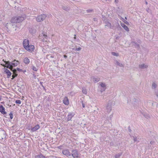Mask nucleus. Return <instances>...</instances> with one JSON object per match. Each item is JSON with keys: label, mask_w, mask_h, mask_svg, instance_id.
I'll return each mask as SVG.
<instances>
[{"label": "nucleus", "mask_w": 158, "mask_h": 158, "mask_svg": "<svg viewBox=\"0 0 158 158\" xmlns=\"http://www.w3.org/2000/svg\"><path fill=\"white\" fill-rule=\"evenodd\" d=\"M3 61L5 63L6 65L2 64V65L4 67H6L7 68L10 69V70L13 72V75L12 76V78L11 79L13 80L18 75V74L17 73V70L13 68V67L17 66L19 63V61L15 60H14L12 62H10L9 61H4V60H3Z\"/></svg>", "instance_id": "obj_1"}, {"label": "nucleus", "mask_w": 158, "mask_h": 158, "mask_svg": "<svg viewBox=\"0 0 158 158\" xmlns=\"http://www.w3.org/2000/svg\"><path fill=\"white\" fill-rule=\"evenodd\" d=\"M26 18L25 15L18 17H14L11 20V22L12 23H19L23 21Z\"/></svg>", "instance_id": "obj_2"}, {"label": "nucleus", "mask_w": 158, "mask_h": 158, "mask_svg": "<svg viewBox=\"0 0 158 158\" xmlns=\"http://www.w3.org/2000/svg\"><path fill=\"white\" fill-rule=\"evenodd\" d=\"M102 19L104 22L105 24V28H108L110 29H113L114 26L111 25V23L108 21V20L106 19V17L102 15Z\"/></svg>", "instance_id": "obj_3"}, {"label": "nucleus", "mask_w": 158, "mask_h": 158, "mask_svg": "<svg viewBox=\"0 0 158 158\" xmlns=\"http://www.w3.org/2000/svg\"><path fill=\"white\" fill-rule=\"evenodd\" d=\"M39 38L42 41L46 42L48 39V36L44 32L39 35Z\"/></svg>", "instance_id": "obj_4"}, {"label": "nucleus", "mask_w": 158, "mask_h": 158, "mask_svg": "<svg viewBox=\"0 0 158 158\" xmlns=\"http://www.w3.org/2000/svg\"><path fill=\"white\" fill-rule=\"evenodd\" d=\"M46 17L47 15H46L42 14L38 16L36 18V20L37 21L40 22L44 20Z\"/></svg>", "instance_id": "obj_5"}, {"label": "nucleus", "mask_w": 158, "mask_h": 158, "mask_svg": "<svg viewBox=\"0 0 158 158\" xmlns=\"http://www.w3.org/2000/svg\"><path fill=\"white\" fill-rule=\"evenodd\" d=\"M62 153L63 155L66 156L67 157L70 156L71 155V153L68 149L63 150Z\"/></svg>", "instance_id": "obj_6"}, {"label": "nucleus", "mask_w": 158, "mask_h": 158, "mask_svg": "<svg viewBox=\"0 0 158 158\" xmlns=\"http://www.w3.org/2000/svg\"><path fill=\"white\" fill-rule=\"evenodd\" d=\"M74 158H78V151L76 150H73L72 151V153L71 154Z\"/></svg>", "instance_id": "obj_7"}, {"label": "nucleus", "mask_w": 158, "mask_h": 158, "mask_svg": "<svg viewBox=\"0 0 158 158\" xmlns=\"http://www.w3.org/2000/svg\"><path fill=\"white\" fill-rule=\"evenodd\" d=\"M23 46L24 48L26 49L28 48V46L29 45V41L28 40L25 39L23 41Z\"/></svg>", "instance_id": "obj_8"}, {"label": "nucleus", "mask_w": 158, "mask_h": 158, "mask_svg": "<svg viewBox=\"0 0 158 158\" xmlns=\"http://www.w3.org/2000/svg\"><path fill=\"white\" fill-rule=\"evenodd\" d=\"M131 43L132 46H134L135 48H137L138 49L140 48V45L137 43V42L134 41H132Z\"/></svg>", "instance_id": "obj_9"}, {"label": "nucleus", "mask_w": 158, "mask_h": 158, "mask_svg": "<svg viewBox=\"0 0 158 158\" xmlns=\"http://www.w3.org/2000/svg\"><path fill=\"white\" fill-rule=\"evenodd\" d=\"M4 73L6 74L7 75V77L9 78L11 74V73L10 71L7 69L4 68Z\"/></svg>", "instance_id": "obj_10"}, {"label": "nucleus", "mask_w": 158, "mask_h": 158, "mask_svg": "<svg viewBox=\"0 0 158 158\" xmlns=\"http://www.w3.org/2000/svg\"><path fill=\"white\" fill-rule=\"evenodd\" d=\"M112 109V104L110 102V103H108L106 106V110L108 112H110Z\"/></svg>", "instance_id": "obj_11"}, {"label": "nucleus", "mask_w": 158, "mask_h": 158, "mask_svg": "<svg viewBox=\"0 0 158 158\" xmlns=\"http://www.w3.org/2000/svg\"><path fill=\"white\" fill-rule=\"evenodd\" d=\"M0 112L3 114H5L7 113L5 111V108L2 105L0 106Z\"/></svg>", "instance_id": "obj_12"}, {"label": "nucleus", "mask_w": 158, "mask_h": 158, "mask_svg": "<svg viewBox=\"0 0 158 158\" xmlns=\"http://www.w3.org/2000/svg\"><path fill=\"white\" fill-rule=\"evenodd\" d=\"M27 48H27L26 50L29 52H32L34 50V46L33 45L29 44Z\"/></svg>", "instance_id": "obj_13"}, {"label": "nucleus", "mask_w": 158, "mask_h": 158, "mask_svg": "<svg viewBox=\"0 0 158 158\" xmlns=\"http://www.w3.org/2000/svg\"><path fill=\"white\" fill-rule=\"evenodd\" d=\"M74 114H73V113H69V114L68 115L67 117V121H69L71 120L72 118L74 116Z\"/></svg>", "instance_id": "obj_14"}, {"label": "nucleus", "mask_w": 158, "mask_h": 158, "mask_svg": "<svg viewBox=\"0 0 158 158\" xmlns=\"http://www.w3.org/2000/svg\"><path fill=\"white\" fill-rule=\"evenodd\" d=\"M63 102L65 105H68L69 104V99L67 97H64L63 101Z\"/></svg>", "instance_id": "obj_15"}, {"label": "nucleus", "mask_w": 158, "mask_h": 158, "mask_svg": "<svg viewBox=\"0 0 158 158\" xmlns=\"http://www.w3.org/2000/svg\"><path fill=\"white\" fill-rule=\"evenodd\" d=\"M148 67V65H146L145 64H140L139 66V67L140 69H147Z\"/></svg>", "instance_id": "obj_16"}, {"label": "nucleus", "mask_w": 158, "mask_h": 158, "mask_svg": "<svg viewBox=\"0 0 158 158\" xmlns=\"http://www.w3.org/2000/svg\"><path fill=\"white\" fill-rule=\"evenodd\" d=\"M40 128V126L39 125L37 124L35 127H33L31 129V131L34 132L36 131Z\"/></svg>", "instance_id": "obj_17"}, {"label": "nucleus", "mask_w": 158, "mask_h": 158, "mask_svg": "<svg viewBox=\"0 0 158 158\" xmlns=\"http://www.w3.org/2000/svg\"><path fill=\"white\" fill-rule=\"evenodd\" d=\"M123 27L124 29L127 31H129V29L128 27L126 26L124 23H122L120 24Z\"/></svg>", "instance_id": "obj_18"}, {"label": "nucleus", "mask_w": 158, "mask_h": 158, "mask_svg": "<svg viewBox=\"0 0 158 158\" xmlns=\"http://www.w3.org/2000/svg\"><path fill=\"white\" fill-rule=\"evenodd\" d=\"M30 60L27 57H25L23 59L24 63L26 64H28L30 63Z\"/></svg>", "instance_id": "obj_19"}, {"label": "nucleus", "mask_w": 158, "mask_h": 158, "mask_svg": "<svg viewBox=\"0 0 158 158\" xmlns=\"http://www.w3.org/2000/svg\"><path fill=\"white\" fill-rule=\"evenodd\" d=\"M36 157L37 158H49L48 156H45L42 154L37 156Z\"/></svg>", "instance_id": "obj_20"}, {"label": "nucleus", "mask_w": 158, "mask_h": 158, "mask_svg": "<svg viewBox=\"0 0 158 158\" xmlns=\"http://www.w3.org/2000/svg\"><path fill=\"white\" fill-rule=\"evenodd\" d=\"M117 10V11L119 14H121L123 13V10L121 7H118Z\"/></svg>", "instance_id": "obj_21"}, {"label": "nucleus", "mask_w": 158, "mask_h": 158, "mask_svg": "<svg viewBox=\"0 0 158 158\" xmlns=\"http://www.w3.org/2000/svg\"><path fill=\"white\" fill-rule=\"evenodd\" d=\"M46 57L47 59L50 60H52V59L54 57V56H52L51 55H48L46 56Z\"/></svg>", "instance_id": "obj_22"}, {"label": "nucleus", "mask_w": 158, "mask_h": 158, "mask_svg": "<svg viewBox=\"0 0 158 158\" xmlns=\"http://www.w3.org/2000/svg\"><path fill=\"white\" fill-rule=\"evenodd\" d=\"M115 64L117 65L120 67H123V65L122 64L120 63L117 60H115Z\"/></svg>", "instance_id": "obj_23"}, {"label": "nucleus", "mask_w": 158, "mask_h": 158, "mask_svg": "<svg viewBox=\"0 0 158 158\" xmlns=\"http://www.w3.org/2000/svg\"><path fill=\"white\" fill-rule=\"evenodd\" d=\"M94 81L95 82H97L100 80V79L99 78H93Z\"/></svg>", "instance_id": "obj_24"}, {"label": "nucleus", "mask_w": 158, "mask_h": 158, "mask_svg": "<svg viewBox=\"0 0 158 158\" xmlns=\"http://www.w3.org/2000/svg\"><path fill=\"white\" fill-rule=\"evenodd\" d=\"M100 85L103 88H106V85L104 83L102 82L100 83Z\"/></svg>", "instance_id": "obj_25"}, {"label": "nucleus", "mask_w": 158, "mask_h": 158, "mask_svg": "<svg viewBox=\"0 0 158 158\" xmlns=\"http://www.w3.org/2000/svg\"><path fill=\"white\" fill-rule=\"evenodd\" d=\"M62 8L63 10H64L66 11H68L69 10V8L68 7L65 6H62Z\"/></svg>", "instance_id": "obj_26"}, {"label": "nucleus", "mask_w": 158, "mask_h": 158, "mask_svg": "<svg viewBox=\"0 0 158 158\" xmlns=\"http://www.w3.org/2000/svg\"><path fill=\"white\" fill-rule=\"evenodd\" d=\"M111 54L112 55L114 56H118V53H117L114 52H111Z\"/></svg>", "instance_id": "obj_27"}, {"label": "nucleus", "mask_w": 158, "mask_h": 158, "mask_svg": "<svg viewBox=\"0 0 158 158\" xmlns=\"http://www.w3.org/2000/svg\"><path fill=\"white\" fill-rule=\"evenodd\" d=\"M122 154L121 153H118L116 154L115 155V158H119V157L121 156Z\"/></svg>", "instance_id": "obj_28"}, {"label": "nucleus", "mask_w": 158, "mask_h": 158, "mask_svg": "<svg viewBox=\"0 0 158 158\" xmlns=\"http://www.w3.org/2000/svg\"><path fill=\"white\" fill-rule=\"evenodd\" d=\"M82 92L84 94H86L87 93V91L85 89H83Z\"/></svg>", "instance_id": "obj_29"}, {"label": "nucleus", "mask_w": 158, "mask_h": 158, "mask_svg": "<svg viewBox=\"0 0 158 158\" xmlns=\"http://www.w3.org/2000/svg\"><path fill=\"white\" fill-rule=\"evenodd\" d=\"M32 69L33 70H34V71H37V70L38 68L37 67H35L33 66H32Z\"/></svg>", "instance_id": "obj_30"}, {"label": "nucleus", "mask_w": 158, "mask_h": 158, "mask_svg": "<svg viewBox=\"0 0 158 158\" xmlns=\"http://www.w3.org/2000/svg\"><path fill=\"white\" fill-rule=\"evenodd\" d=\"M0 131H1V134H3V135L5 134V131L4 130H3L2 129L0 128Z\"/></svg>", "instance_id": "obj_31"}, {"label": "nucleus", "mask_w": 158, "mask_h": 158, "mask_svg": "<svg viewBox=\"0 0 158 158\" xmlns=\"http://www.w3.org/2000/svg\"><path fill=\"white\" fill-rule=\"evenodd\" d=\"M9 115L10 116V118L11 119H12L13 118V114L11 112L9 114Z\"/></svg>", "instance_id": "obj_32"}, {"label": "nucleus", "mask_w": 158, "mask_h": 158, "mask_svg": "<svg viewBox=\"0 0 158 158\" xmlns=\"http://www.w3.org/2000/svg\"><path fill=\"white\" fill-rule=\"evenodd\" d=\"M138 100L137 99H136L135 98H134L133 99H132V103H133V102H134L135 103V102H137L138 101Z\"/></svg>", "instance_id": "obj_33"}, {"label": "nucleus", "mask_w": 158, "mask_h": 158, "mask_svg": "<svg viewBox=\"0 0 158 158\" xmlns=\"http://www.w3.org/2000/svg\"><path fill=\"white\" fill-rule=\"evenodd\" d=\"M81 49V48L79 47L78 48H76V49L73 48V50H75V51H80Z\"/></svg>", "instance_id": "obj_34"}, {"label": "nucleus", "mask_w": 158, "mask_h": 158, "mask_svg": "<svg viewBox=\"0 0 158 158\" xmlns=\"http://www.w3.org/2000/svg\"><path fill=\"white\" fill-rule=\"evenodd\" d=\"M15 102L16 104H20L21 103V101L20 100H17L15 101Z\"/></svg>", "instance_id": "obj_35"}, {"label": "nucleus", "mask_w": 158, "mask_h": 158, "mask_svg": "<svg viewBox=\"0 0 158 158\" xmlns=\"http://www.w3.org/2000/svg\"><path fill=\"white\" fill-rule=\"evenodd\" d=\"M133 140L135 142L137 141V137L136 136H133Z\"/></svg>", "instance_id": "obj_36"}, {"label": "nucleus", "mask_w": 158, "mask_h": 158, "mask_svg": "<svg viewBox=\"0 0 158 158\" xmlns=\"http://www.w3.org/2000/svg\"><path fill=\"white\" fill-rule=\"evenodd\" d=\"M152 86L153 87H154L155 88L156 87L157 85L155 83H153L152 84Z\"/></svg>", "instance_id": "obj_37"}, {"label": "nucleus", "mask_w": 158, "mask_h": 158, "mask_svg": "<svg viewBox=\"0 0 158 158\" xmlns=\"http://www.w3.org/2000/svg\"><path fill=\"white\" fill-rule=\"evenodd\" d=\"M92 11L93 10H87V12L89 13L92 12Z\"/></svg>", "instance_id": "obj_38"}, {"label": "nucleus", "mask_w": 158, "mask_h": 158, "mask_svg": "<svg viewBox=\"0 0 158 158\" xmlns=\"http://www.w3.org/2000/svg\"><path fill=\"white\" fill-rule=\"evenodd\" d=\"M63 146L62 145H60L58 147H57V148L59 149H61V148L62 147H63Z\"/></svg>", "instance_id": "obj_39"}, {"label": "nucleus", "mask_w": 158, "mask_h": 158, "mask_svg": "<svg viewBox=\"0 0 158 158\" xmlns=\"http://www.w3.org/2000/svg\"><path fill=\"white\" fill-rule=\"evenodd\" d=\"M106 89V88H103V89H102L101 90V92L102 93L103 91H105Z\"/></svg>", "instance_id": "obj_40"}, {"label": "nucleus", "mask_w": 158, "mask_h": 158, "mask_svg": "<svg viewBox=\"0 0 158 158\" xmlns=\"http://www.w3.org/2000/svg\"><path fill=\"white\" fill-rule=\"evenodd\" d=\"M17 70L19 72L22 71V69L19 68H17Z\"/></svg>", "instance_id": "obj_41"}, {"label": "nucleus", "mask_w": 158, "mask_h": 158, "mask_svg": "<svg viewBox=\"0 0 158 158\" xmlns=\"http://www.w3.org/2000/svg\"><path fill=\"white\" fill-rule=\"evenodd\" d=\"M12 26H13V28H14L15 27V30H16V25H15L14 24V25L12 24Z\"/></svg>", "instance_id": "obj_42"}, {"label": "nucleus", "mask_w": 158, "mask_h": 158, "mask_svg": "<svg viewBox=\"0 0 158 158\" xmlns=\"http://www.w3.org/2000/svg\"><path fill=\"white\" fill-rule=\"evenodd\" d=\"M128 130H129V131L130 132H131V129H130V127H128Z\"/></svg>", "instance_id": "obj_43"}, {"label": "nucleus", "mask_w": 158, "mask_h": 158, "mask_svg": "<svg viewBox=\"0 0 158 158\" xmlns=\"http://www.w3.org/2000/svg\"><path fill=\"white\" fill-rule=\"evenodd\" d=\"M154 141H150V143L151 144H154Z\"/></svg>", "instance_id": "obj_44"}, {"label": "nucleus", "mask_w": 158, "mask_h": 158, "mask_svg": "<svg viewBox=\"0 0 158 158\" xmlns=\"http://www.w3.org/2000/svg\"><path fill=\"white\" fill-rule=\"evenodd\" d=\"M155 94L157 97L158 98V92H156Z\"/></svg>", "instance_id": "obj_45"}, {"label": "nucleus", "mask_w": 158, "mask_h": 158, "mask_svg": "<svg viewBox=\"0 0 158 158\" xmlns=\"http://www.w3.org/2000/svg\"><path fill=\"white\" fill-rule=\"evenodd\" d=\"M124 22L126 23V24H129V23L127 21H126L125 20V21Z\"/></svg>", "instance_id": "obj_46"}, {"label": "nucleus", "mask_w": 158, "mask_h": 158, "mask_svg": "<svg viewBox=\"0 0 158 158\" xmlns=\"http://www.w3.org/2000/svg\"><path fill=\"white\" fill-rule=\"evenodd\" d=\"M137 42H138V43H141V41L140 40H138V41H137Z\"/></svg>", "instance_id": "obj_47"}, {"label": "nucleus", "mask_w": 158, "mask_h": 158, "mask_svg": "<svg viewBox=\"0 0 158 158\" xmlns=\"http://www.w3.org/2000/svg\"><path fill=\"white\" fill-rule=\"evenodd\" d=\"M82 106L83 108H84L85 107V104L83 103V102H82Z\"/></svg>", "instance_id": "obj_48"}, {"label": "nucleus", "mask_w": 158, "mask_h": 158, "mask_svg": "<svg viewBox=\"0 0 158 158\" xmlns=\"http://www.w3.org/2000/svg\"><path fill=\"white\" fill-rule=\"evenodd\" d=\"M115 2L117 3L118 2V0H115Z\"/></svg>", "instance_id": "obj_49"}, {"label": "nucleus", "mask_w": 158, "mask_h": 158, "mask_svg": "<svg viewBox=\"0 0 158 158\" xmlns=\"http://www.w3.org/2000/svg\"><path fill=\"white\" fill-rule=\"evenodd\" d=\"M64 57L65 58H67V56H66V55H65L64 56Z\"/></svg>", "instance_id": "obj_50"}, {"label": "nucleus", "mask_w": 158, "mask_h": 158, "mask_svg": "<svg viewBox=\"0 0 158 158\" xmlns=\"http://www.w3.org/2000/svg\"><path fill=\"white\" fill-rule=\"evenodd\" d=\"M119 37L118 36H117V37H116V40H118V39H119Z\"/></svg>", "instance_id": "obj_51"}, {"label": "nucleus", "mask_w": 158, "mask_h": 158, "mask_svg": "<svg viewBox=\"0 0 158 158\" xmlns=\"http://www.w3.org/2000/svg\"><path fill=\"white\" fill-rule=\"evenodd\" d=\"M40 84H41V85H42V86L43 87V88H44V86L43 85H42V83H43V82H40Z\"/></svg>", "instance_id": "obj_52"}, {"label": "nucleus", "mask_w": 158, "mask_h": 158, "mask_svg": "<svg viewBox=\"0 0 158 158\" xmlns=\"http://www.w3.org/2000/svg\"><path fill=\"white\" fill-rule=\"evenodd\" d=\"M107 1V0H102V1L104 2H106Z\"/></svg>", "instance_id": "obj_53"}, {"label": "nucleus", "mask_w": 158, "mask_h": 158, "mask_svg": "<svg viewBox=\"0 0 158 158\" xmlns=\"http://www.w3.org/2000/svg\"><path fill=\"white\" fill-rule=\"evenodd\" d=\"M76 35H75V37H74V39H76Z\"/></svg>", "instance_id": "obj_54"}, {"label": "nucleus", "mask_w": 158, "mask_h": 158, "mask_svg": "<svg viewBox=\"0 0 158 158\" xmlns=\"http://www.w3.org/2000/svg\"><path fill=\"white\" fill-rule=\"evenodd\" d=\"M145 3H146V5H147V4H148V3H147V1H146V2H145Z\"/></svg>", "instance_id": "obj_55"}, {"label": "nucleus", "mask_w": 158, "mask_h": 158, "mask_svg": "<svg viewBox=\"0 0 158 158\" xmlns=\"http://www.w3.org/2000/svg\"><path fill=\"white\" fill-rule=\"evenodd\" d=\"M95 19H95V18H94V21H95Z\"/></svg>", "instance_id": "obj_56"}, {"label": "nucleus", "mask_w": 158, "mask_h": 158, "mask_svg": "<svg viewBox=\"0 0 158 158\" xmlns=\"http://www.w3.org/2000/svg\"><path fill=\"white\" fill-rule=\"evenodd\" d=\"M125 19H127V18L126 17H125Z\"/></svg>", "instance_id": "obj_57"}, {"label": "nucleus", "mask_w": 158, "mask_h": 158, "mask_svg": "<svg viewBox=\"0 0 158 158\" xmlns=\"http://www.w3.org/2000/svg\"><path fill=\"white\" fill-rule=\"evenodd\" d=\"M1 98L0 97V101L1 100Z\"/></svg>", "instance_id": "obj_58"}, {"label": "nucleus", "mask_w": 158, "mask_h": 158, "mask_svg": "<svg viewBox=\"0 0 158 158\" xmlns=\"http://www.w3.org/2000/svg\"><path fill=\"white\" fill-rule=\"evenodd\" d=\"M111 117H112V115H110V117H111Z\"/></svg>", "instance_id": "obj_59"}, {"label": "nucleus", "mask_w": 158, "mask_h": 158, "mask_svg": "<svg viewBox=\"0 0 158 158\" xmlns=\"http://www.w3.org/2000/svg\"><path fill=\"white\" fill-rule=\"evenodd\" d=\"M3 139V138L2 137V139Z\"/></svg>", "instance_id": "obj_60"}]
</instances>
